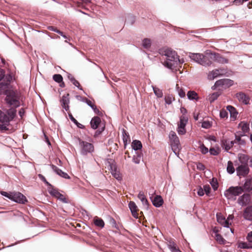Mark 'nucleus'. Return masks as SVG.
<instances>
[{
	"label": "nucleus",
	"mask_w": 252,
	"mask_h": 252,
	"mask_svg": "<svg viewBox=\"0 0 252 252\" xmlns=\"http://www.w3.org/2000/svg\"><path fill=\"white\" fill-rule=\"evenodd\" d=\"M159 54L164 57V61L162 62L163 65L172 71L180 66L184 62L183 59H179V56L176 51L167 47L159 49Z\"/></svg>",
	"instance_id": "obj_1"
},
{
	"label": "nucleus",
	"mask_w": 252,
	"mask_h": 252,
	"mask_svg": "<svg viewBox=\"0 0 252 252\" xmlns=\"http://www.w3.org/2000/svg\"><path fill=\"white\" fill-rule=\"evenodd\" d=\"M244 191L242 187L240 186L230 187L224 192V195L227 199L235 200L237 196L241 194Z\"/></svg>",
	"instance_id": "obj_2"
},
{
	"label": "nucleus",
	"mask_w": 252,
	"mask_h": 252,
	"mask_svg": "<svg viewBox=\"0 0 252 252\" xmlns=\"http://www.w3.org/2000/svg\"><path fill=\"white\" fill-rule=\"evenodd\" d=\"M78 141L81 155L87 156L88 154H92L94 152V146L93 144L83 141L80 138H78Z\"/></svg>",
	"instance_id": "obj_3"
},
{
	"label": "nucleus",
	"mask_w": 252,
	"mask_h": 252,
	"mask_svg": "<svg viewBox=\"0 0 252 252\" xmlns=\"http://www.w3.org/2000/svg\"><path fill=\"white\" fill-rule=\"evenodd\" d=\"M169 138L170 140L172 149L175 155L177 154L176 150L180 146V141L176 133L173 131H171L169 133Z\"/></svg>",
	"instance_id": "obj_4"
},
{
	"label": "nucleus",
	"mask_w": 252,
	"mask_h": 252,
	"mask_svg": "<svg viewBox=\"0 0 252 252\" xmlns=\"http://www.w3.org/2000/svg\"><path fill=\"white\" fill-rule=\"evenodd\" d=\"M226 73V70L223 68L216 69L209 73L208 77L210 80H214L217 77L225 75Z\"/></svg>",
	"instance_id": "obj_5"
},
{
	"label": "nucleus",
	"mask_w": 252,
	"mask_h": 252,
	"mask_svg": "<svg viewBox=\"0 0 252 252\" xmlns=\"http://www.w3.org/2000/svg\"><path fill=\"white\" fill-rule=\"evenodd\" d=\"M11 200L20 204H25L28 202L26 197L19 192H14Z\"/></svg>",
	"instance_id": "obj_6"
},
{
	"label": "nucleus",
	"mask_w": 252,
	"mask_h": 252,
	"mask_svg": "<svg viewBox=\"0 0 252 252\" xmlns=\"http://www.w3.org/2000/svg\"><path fill=\"white\" fill-rule=\"evenodd\" d=\"M233 85V81L229 79H222L217 81L213 88H217L220 86L229 87Z\"/></svg>",
	"instance_id": "obj_7"
},
{
	"label": "nucleus",
	"mask_w": 252,
	"mask_h": 252,
	"mask_svg": "<svg viewBox=\"0 0 252 252\" xmlns=\"http://www.w3.org/2000/svg\"><path fill=\"white\" fill-rule=\"evenodd\" d=\"M235 97L238 100L245 105L250 103V98L243 92H239L236 94Z\"/></svg>",
	"instance_id": "obj_8"
},
{
	"label": "nucleus",
	"mask_w": 252,
	"mask_h": 252,
	"mask_svg": "<svg viewBox=\"0 0 252 252\" xmlns=\"http://www.w3.org/2000/svg\"><path fill=\"white\" fill-rule=\"evenodd\" d=\"M237 175L239 176H245L249 172V168L247 164H241L236 169Z\"/></svg>",
	"instance_id": "obj_9"
},
{
	"label": "nucleus",
	"mask_w": 252,
	"mask_h": 252,
	"mask_svg": "<svg viewBox=\"0 0 252 252\" xmlns=\"http://www.w3.org/2000/svg\"><path fill=\"white\" fill-rule=\"evenodd\" d=\"M210 56L211 60H213L218 63L223 64L227 63H228V60L227 59L221 56L218 53H211Z\"/></svg>",
	"instance_id": "obj_10"
},
{
	"label": "nucleus",
	"mask_w": 252,
	"mask_h": 252,
	"mask_svg": "<svg viewBox=\"0 0 252 252\" xmlns=\"http://www.w3.org/2000/svg\"><path fill=\"white\" fill-rule=\"evenodd\" d=\"M5 100L7 104L13 105L15 108L18 107L20 105L19 101L15 98V96L13 95H7Z\"/></svg>",
	"instance_id": "obj_11"
},
{
	"label": "nucleus",
	"mask_w": 252,
	"mask_h": 252,
	"mask_svg": "<svg viewBox=\"0 0 252 252\" xmlns=\"http://www.w3.org/2000/svg\"><path fill=\"white\" fill-rule=\"evenodd\" d=\"M69 94H64L62 96L60 101L63 108L66 111L69 110V99L68 98Z\"/></svg>",
	"instance_id": "obj_12"
},
{
	"label": "nucleus",
	"mask_w": 252,
	"mask_h": 252,
	"mask_svg": "<svg viewBox=\"0 0 252 252\" xmlns=\"http://www.w3.org/2000/svg\"><path fill=\"white\" fill-rule=\"evenodd\" d=\"M153 205L156 207H159L163 203V200L160 195H156L155 197H150Z\"/></svg>",
	"instance_id": "obj_13"
},
{
	"label": "nucleus",
	"mask_w": 252,
	"mask_h": 252,
	"mask_svg": "<svg viewBox=\"0 0 252 252\" xmlns=\"http://www.w3.org/2000/svg\"><path fill=\"white\" fill-rule=\"evenodd\" d=\"M128 207L130 210L132 216L135 219L138 218V215L137 214L138 208L135 202L133 201H130L128 203Z\"/></svg>",
	"instance_id": "obj_14"
},
{
	"label": "nucleus",
	"mask_w": 252,
	"mask_h": 252,
	"mask_svg": "<svg viewBox=\"0 0 252 252\" xmlns=\"http://www.w3.org/2000/svg\"><path fill=\"white\" fill-rule=\"evenodd\" d=\"M82 101L86 103L94 111L95 114L100 115L101 112L97 108L96 106L89 99L87 98L82 99Z\"/></svg>",
	"instance_id": "obj_15"
},
{
	"label": "nucleus",
	"mask_w": 252,
	"mask_h": 252,
	"mask_svg": "<svg viewBox=\"0 0 252 252\" xmlns=\"http://www.w3.org/2000/svg\"><path fill=\"white\" fill-rule=\"evenodd\" d=\"M250 195L248 194H244L240 196L237 200L238 203L241 206L246 205L249 202Z\"/></svg>",
	"instance_id": "obj_16"
},
{
	"label": "nucleus",
	"mask_w": 252,
	"mask_h": 252,
	"mask_svg": "<svg viewBox=\"0 0 252 252\" xmlns=\"http://www.w3.org/2000/svg\"><path fill=\"white\" fill-rule=\"evenodd\" d=\"M51 167H52V170L57 174L60 176L61 177H62L64 179H69L70 178V177L68 176V175L66 173L63 172L61 169H59L56 166L52 164V165H51Z\"/></svg>",
	"instance_id": "obj_17"
},
{
	"label": "nucleus",
	"mask_w": 252,
	"mask_h": 252,
	"mask_svg": "<svg viewBox=\"0 0 252 252\" xmlns=\"http://www.w3.org/2000/svg\"><path fill=\"white\" fill-rule=\"evenodd\" d=\"M243 136H245V134H242L241 132H237L235 135V140L234 141L236 142L235 144L239 145H245L246 142L245 140L241 139V137Z\"/></svg>",
	"instance_id": "obj_18"
},
{
	"label": "nucleus",
	"mask_w": 252,
	"mask_h": 252,
	"mask_svg": "<svg viewBox=\"0 0 252 252\" xmlns=\"http://www.w3.org/2000/svg\"><path fill=\"white\" fill-rule=\"evenodd\" d=\"M101 122L100 118L98 116L93 117L90 121L91 127L94 129H96L98 127Z\"/></svg>",
	"instance_id": "obj_19"
},
{
	"label": "nucleus",
	"mask_w": 252,
	"mask_h": 252,
	"mask_svg": "<svg viewBox=\"0 0 252 252\" xmlns=\"http://www.w3.org/2000/svg\"><path fill=\"white\" fill-rule=\"evenodd\" d=\"M244 217L247 220H252V206L247 207L244 212Z\"/></svg>",
	"instance_id": "obj_20"
},
{
	"label": "nucleus",
	"mask_w": 252,
	"mask_h": 252,
	"mask_svg": "<svg viewBox=\"0 0 252 252\" xmlns=\"http://www.w3.org/2000/svg\"><path fill=\"white\" fill-rule=\"evenodd\" d=\"M226 109L229 112L231 118H233L234 120H236L238 114L236 108L231 105H228L226 107Z\"/></svg>",
	"instance_id": "obj_21"
},
{
	"label": "nucleus",
	"mask_w": 252,
	"mask_h": 252,
	"mask_svg": "<svg viewBox=\"0 0 252 252\" xmlns=\"http://www.w3.org/2000/svg\"><path fill=\"white\" fill-rule=\"evenodd\" d=\"M243 188L246 191L248 192L251 191L252 193V178L246 180Z\"/></svg>",
	"instance_id": "obj_22"
},
{
	"label": "nucleus",
	"mask_w": 252,
	"mask_h": 252,
	"mask_svg": "<svg viewBox=\"0 0 252 252\" xmlns=\"http://www.w3.org/2000/svg\"><path fill=\"white\" fill-rule=\"evenodd\" d=\"M209 56H210L209 55ZM211 59L210 57L203 55V58L201 59L200 64L205 66H209L212 64Z\"/></svg>",
	"instance_id": "obj_23"
},
{
	"label": "nucleus",
	"mask_w": 252,
	"mask_h": 252,
	"mask_svg": "<svg viewBox=\"0 0 252 252\" xmlns=\"http://www.w3.org/2000/svg\"><path fill=\"white\" fill-rule=\"evenodd\" d=\"M235 141H230L229 140H224L223 141V145L226 151L228 152L233 146L235 144Z\"/></svg>",
	"instance_id": "obj_24"
},
{
	"label": "nucleus",
	"mask_w": 252,
	"mask_h": 252,
	"mask_svg": "<svg viewBox=\"0 0 252 252\" xmlns=\"http://www.w3.org/2000/svg\"><path fill=\"white\" fill-rule=\"evenodd\" d=\"M203 55L199 53H190L189 57L191 60H194L195 62L200 64L201 59L203 58Z\"/></svg>",
	"instance_id": "obj_25"
},
{
	"label": "nucleus",
	"mask_w": 252,
	"mask_h": 252,
	"mask_svg": "<svg viewBox=\"0 0 252 252\" xmlns=\"http://www.w3.org/2000/svg\"><path fill=\"white\" fill-rule=\"evenodd\" d=\"M239 127H240L242 132V133L245 134V133L249 132L250 130L249 124L245 122H241L238 125Z\"/></svg>",
	"instance_id": "obj_26"
},
{
	"label": "nucleus",
	"mask_w": 252,
	"mask_h": 252,
	"mask_svg": "<svg viewBox=\"0 0 252 252\" xmlns=\"http://www.w3.org/2000/svg\"><path fill=\"white\" fill-rule=\"evenodd\" d=\"M94 225L97 227L102 228L104 226V222L103 220L97 217H95L94 219Z\"/></svg>",
	"instance_id": "obj_27"
},
{
	"label": "nucleus",
	"mask_w": 252,
	"mask_h": 252,
	"mask_svg": "<svg viewBox=\"0 0 252 252\" xmlns=\"http://www.w3.org/2000/svg\"><path fill=\"white\" fill-rule=\"evenodd\" d=\"M138 198L141 200L143 205L145 206L146 207L148 208L149 203L148 201L144 194V193L142 191H140L138 195Z\"/></svg>",
	"instance_id": "obj_28"
},
{
	"label": "nucleus",
	"mask_w": 252,
	"mask_h": 252,
	"mask_svg": "<svg viewBox=\"0 0 252 252\" xmlns=\"http://www.w3.org/2000/svg\"><path fill=\"white\" fill-rule=\"evenodd\" d=\"M131 147L134 151H137L142 148V144L139 140H134L131 143Z\"/></svg>",
	"instance_id": "obj_29"
},
{
	"label": "nucleus",
	"mask_w": 252,
	"mask_h": 252,
	"mask_svg": "<svg viewBox=\"0 0 252 252\" xmlns=\"http://www.w3.org/2000/svg\"><path fill=\"white\" fill-rule=\"evenodd\" d=\"M168 247L171 252H181L179 249L177 247L176 244L172 241L169 242Z\"/></svg>",
	"instance_id": "obj_30"
},
{
	"label": "nucleus",
	"mask_w": 252,
	"mask_h": 252,
	"mask_svg": "<svg viewBox=\"0 0 252 252\" xmlns=\"http://www.w3.org/2000/svg\"><path fill=\"white\" fill-rule=\"evenodd\" d=\"M16 110L15 108H11L7 111V114L10 121L13 120L16 114Z\"/></svg>",
	"instance_id": "obj_31"
},
{
	"label": "nucleus",
	"mask_w": 252,
	"mask_h": 252,
	"mask_svg": "<svg viewBox=\"0 0 252 252\" xmlns=\"http://www.w3.org/2000/svg\"><path fill=\"white\" fill-rule=\"evenodd\" d=\"M10 122L8 116L0 110V122L9 124Z\"/></svg>",
	"instance_id": "obj_32"
},
{
	"label": "nucleus",
	"mask_w": 252,
	"mask_h": 252,
	"mask_svg": "<svg viewBox=\"0 0 252 252\" xmlns=\"http://www.w3.org/2000/svg\"><path fill=\"white\" fill-rule=\"evenodd\" d=\"M238 247L243 249H251L252 244L245 242H241L238 243Z\"/></svg>",
	"instance_id": "obj_33"
},
{
	"label": "nucleus",
	"mask_w": 252,
	"mask_h": 252,
	"mask_svg": "<svg viewBox=\"0 0 252 252\" xmlns=\"http://www.w3.org/2000/svg\"><path fill=\"white\" fill-rule=\"evenodd\" d=\"M188 121V117L186 115H182L180 117V123L178 124V126L182 127H186Z\"/></svg>",
	"instance_id": "obj_34"
},
{
	"label": "nucleus",
	"mask_w": 252,
	"mask_h": 252,
	"mask_svg": "<svg viewBox=\"0 0 252 252\" xmlns=\"http://www.w3.org/2000/svg\"><path fill=\"white\" fill-rule=\"evenodd\" d=\"M68 116L70 119V120L73 122L76 125V126L78 127V128H81V129H84L85 128V126L84 125H83L82 124L79 123L73 117V116L70 113H69L68 114Z\"/></svg>",
	"instance_id": "obj_35"
},
{
	"label": "nucleus",
	"mask_w": 252,
	"mask_h": 252,
	"mask_svg": "<svg viewBox=\"0 0 252 252\" xmlns=\"http://www.w3.org/2000/svg\"><path fill=\"white\" fill-rule=\"evenodd\" d=\"M220 92H215L212 94L208 97V100L210 103L213 102L215 100L217 99L218 97L220 95Z\"/></svg>",
	"instance_id": "obj_36"
},
{
	"label": "nucleus",
	"mask_w": 252,
	"mask_h": 252,
	"mask_svg": "<svg viewBox=\"0 0 252 252\" xmlns=\"http://www.w3.org/2000/svg\"><path fill=\"white\" fill-rule=\"evenodd\" d=\"M187 96L189 100L197 99V94L194 91H189L187 93Z\"/></svg>",
	"instance_id": "obj_37"
},
{
	"label": "nucleus",
	"mask_w": 252,
	"mask_h": 252,
	"mask_svg": "<svg viewBox=\"0 0 252 252\" xmlns=\"http://www.w3.org/2000/svg\"><path fill=\"white\" fill-rule=\"evenodd\" d=\"M215 239L220 244H224L225 242V240L217 232H215Z\"/></svg>",
	"instance_id": "obj_38"
},
{
	"label": "nucleus",
	"mask_w": 252,
	"mask_h": 252,
	"mask_svg": "<svg viewBox=\"0 0 252 252\" xmlns=\"http://www.w3.org/2000/svg\"><path fill=\"white\" fill-rule=\"evenodd\" d=\"M227 172L230 174H232L235 172L233 163L231 161H228L227 162Z\"/></svg>",
	"instance_id": "obj_39"
},
{
	"label": "nucleus",
	"mask_w": 252,
	"mask_h": 252,
	"mask_svg": "<svg viewBox=\"0 0 252 252\" xmlns=\"http://www.w3.org/2000/svg\"><path fill=\"white\" fill-rule=\"evenodd\" d=\"M48 192L49 193L53 196L55 197H57L59 193H60L57 189L53 188V186L52 187H48Z\"/></svg>",
	"instance_id": "obj_40"
},
{
	"label": "nucleus",
	"mask_w": 252,
	"mask_h": 252,
	"mask_svg": "<svg viewBox=\"0 0 252 252\" xmlns=\"http://www.w3.org/2000/svg\"><path fill=\"white\" fill-rule=\"evenodd\" d=\"M123 140L125 145H126L128 140H129V134L126 132V131L123 129Z\"/></svg>",
	"instance_id": "obj_41"
},
{
	"label": "nucleus",
	"mask_w": 252,
	"mask_h": 252,
	"mask_svg": "<svg viewBox=\"0 0 252 252\" xmlns=\"http://www.w3.org/2000/svg\"><path fill=\"white\" fill-rule=\"evenodd\" d=\"M151 45V40L148 38H145L142 41V46L145 49H149Z\"/></svg>",
	"instance_id": "obj_42"
},
{
	"label": "nucleus",
	"mask_w": 252,
	"mask_h": 252,
	"mask_svg": "<svg viewBox=\"0 0 252 252\" xmlns=\"http://www.w3.org/2000/svg\"><path fill=\"white\" fill-rule=\"evenodd\" d=\"M153 89L155 95L158 97H162L163 96L162 91L158 88L153 87Z\"/></svg>",
	"instance_id": "obj_43"
},
{
	"label": "nucleus",
	"mask_w": 252,
	"mask_h": 252,
	"mask_svg": "<svg viewBox=\"0 0 252 252\" xmlns=\"http://www.w3.org/2000/svg\"><path fill=\"white\" fill-rule=\"evenodd\" d=\"M165 103L170 105L172 103V101L174 100V98L171 94L166 95L164 98Z\"/></svg>",
	"instance_id": "obj_44"
},
{
	"label": "nucleus",
	"mask_w": 252,
	"mask_h": 252,
	"mask_svg": "<svg viewBox=\"0 0 252 252\" xmlns=\"http://www.w3.org/2000/svg\"><path fill=\"white\" fill-rule=\"evenodd\" d=\"M53 79L55 82L57 83H60L63 80L62 76L59 74H54L53 76Z\"/></svg>",
	"instance_id": "obj_45"
},
{
	"label": "nucleus",
	"mask_w": 252,
	"mask_h": 252,
	"mask_svg": "<svg viewBox=\"0 0 252 252\" xmlns=\"http://www.w3.org/2000/svg\"><path fill=\"white\" fill-rule=\"evenodd\" d=\"M110 168L112 170L111 173H112V174L113 175V176L118 180H121V177L120 176L119 173L117 172L116 170H115V169L113 170L112 166L110 167Z\"/></svg>",
	"instance_id": "obj_46"
},
{
	"label": "nucleus",
	"mask_w": 252,
	"mask_h": 252,
	"mask_svg": "<svg viewBox=\"0 0 252 252\" xmlns=\"http://www.w3.org/2000/svg\"><path fill=\"white\" fill-rule=\"evenodd\" d=\"M127 23L132 25L135 22V17L132 15H128L126 19Z\"/></svg>",
	"instance_id": "obj_47"
},
{
	"label": "nucleus",
	"mask_w": 252,
	"mask_h": 252,
	"mask_svg": "<svg viewBox=\"0 0 252 252\" xmlns=\"http://www.w3.org/2000/svg\"><path fill=\"white\" fill-rule=\"evenodd\" d=\"M177 90L178 92V94L181 98H184L186 95V93L185 91L182 89H180V88L177 85Z\"/></svg>",
	"instance_id": "obj_48"
},
{
	"label": "nucleus",
	"mask_w": 252,
	"mask_h": 252,
	"mask_svg": "<svg viewBox=\"0 0 252 252\" xmlns=\"http://www.w3.org/2000/svg\"><path fill=\"white\" fill-rule=\"evenodd\" d=\"M9 125V124H7L6 123H2V124L0 125V130L1 131H4L8 130L7 126Z\"/></svg>",
	"instance_id": "obj_49"
},
{
	"label": "nucleus",
	"mask_w": 252,
	"mask_h": 252,
	"mask_svg": "<svg viewBox=\"0 0 252 252\" xmlns=\"http://www.w3.org/2000/svg\"><path fill=\"white\" fill-rule=\"evenodd\" d=\"M38 177L48 186V187H52V185L50 184L48 182H47L46 178L43 175L41 174H39Z\"/></svg>",
	"instance_id": "obj_50"
},
{
	"label": "nucleus",
	"mask_w": 252,
	"mask_h": 252,
	"mask_svg": "<svg viewBox=\"0 0 252 252\" xmlns=\"http://www.w3.org/2000/svg\"><path fill=\"white\" fill-rule=\"evenodd\" d=\"M177 132L180 135H184L186 132L185 127H182L178 126Z\"/></svg>",
	"instance_id": "obj_51"
},
{
	"label": "nucleus",
	"mask_w": 252,
	"mask_h": 252,
	"mask_svg": "<svg viewBox=\"0 0 252 252\" xmlns=\"http://www.w3.org/2000/svg\"><path fill=\"white\" fill-rule=\"evenodd\" d=\"M220 116L221 118H227L228 117V112L225 110H221L220 112Z\"/></svg>",
	"instance_id": "obj_52"
},
{
	"label": "nucleus",
	"mask_w": 252,
	"mask_h": 252,
	"mask_svg": "<svg viewBox=\"0 0 252 252\" xmlns=\"http://www.w3.org/2000/svg\"><path fill=\"white\" fill-rule=\"evenodd\" d=\"M58 199L62 201L63 202L66 203H67V200L66 198L64 197V196L61 194L60 192L59 193L57 197H56Z\"/></svg>",
	"instance_id": "obj_53"
},
{
	"label": "nucleus",
	"mask_w": 252,
	"mask_h": 252,
	"mask_svg": "<svg viewBox=\"0 0 252 252\" xmlns=\"http://www.w3.org/2000/svg\"><path fill=\"white\" fill-rule=\"evenodd\" d=\"M110 223L111 224L113 227L117 229H119L118 224L116 220L113 218H110Z\"/></svg>",
	"instance_id": "obj_54"
},
{
	"label": "nucleus",
	"mask_w": 252,
	"mask_h": 252,
	"mask_svg": "<svg viewBox=\"0 0 252 252\" xmlns=\"http://www.w3.org/2000/svg\"><path fill=\"white\" fill-rule=\"evenodd\" d=\"M217 220L219 223L220 224H223L224 221H225V219L220 215L218 214H217Z\"/></svg>",
	"instance_id": "obj_55"
},
{
	"label": "nucleus",
	"mask_w": 252,
	"mask_h": 252,
	"mask_svg": "<svg viewBox=\"0 0 252 252\" xmlns=\"http://www.w3.org/2000/svg\"><path fill=\"white\" fill-rule=\"evenodd\" d=\"M13 192H10V193H8L7 192H5V191H1V194L7 198H8V199L11 200V198H12V196H13Z\"/></svg>",
	"instance_id": "obj_56"
},
{
	"label": "nucleus",
	"mask_w": 252,
	"mask_h": 252,
	"mask_svg": "<svg viewBox=\"0 0 252 252\" xmlns=\"http://www.w3.org/2000/svg\"><path fill=\"white\" fill-rule=\"evenodd\" d=\"M203 189L206 195H209L211 191V187L209 185H204Z\"/></svg>",
	"instance_id": "obj_57"
},
{
	"label": "nucleus",
	"mask_w": 252,
	"mask_h": 252,
	"mask_svg": "<svg viewBox=\"0 0 252 252\" xmlns=\"http://www.w3.org/2000/svg\"><path fill=\"white\" fill-rule=\"evenodd\" d=\"M201 126L204 128H209L211 126V124L209 121H204L202 122Z\"/></svg>",
	"instance_id": "obj_58"
},
{
	"label": "nucleus",
	"mask_w": 252,
	"mask_h": 252,
	"mask_svg": "<svg viewBox=\"0 0 252 252\" xmlns=\"http://www.w3.org/2000/svg\"><path fill=\"white\" fill-rule=\"evenodd\" d=\"M200 151L203 154H205L208 152V149L205 146L204 144H202L200 146Z\"/></svg>",
	"instance_id": "obj_59"
},
{
	"label": "nucleus",
	"mask_w": 252,
	"mask_h": 252,
	"mask_svg": "<svg viewBox=\"0 0 252 252\" xmlns=\"http://www.w3.org/2000/svg\"><path fill=\"white\" fill-rule=\"evenodd\" d=\"M210 184L213 188V189L216 190L218 189V184L217 181H215L214 179L212 180V182H210Z\"/></svg>",
	"instance_id": "obj_60"
},
{
	"label": "nucleus",
	"mask_w": 252,
	"mask_h": 252,
	"mask_svg": "<svg viewBox=\"0 0 252 252\" xmlns=\"http://www.w3.org/2000/svg\"><path fill=\"white\" fill-rule=\"evenodd\" d=\"M71 83L76 87H77L79 90H82V88L80 87L79 82L77 81L75 79L71 81Z\"/></svg>",
	"instance_id": "obj_61"
},
{
	"label": "nucleus",
	"mask_w": 252,
	"mask_h": 252,
	"mask_svg": "<svg viewBox=\"0 0 252 252\" xmlns=\"http://www.w3.org/2000/svg\"><path fill=\"white\" fill-rule=\"evenodd\" d=\"M246 239L250 244H252V231L248 233Z\"/></svg>",
	"instance_id": "obj_62"
},
{
	"label": "nucleus",
	"mask_w": 252,
	"mask_h": 252,
	"mask_svg": "<svg viewBox=\"0 0 252 252\" xmlns=\"http://www.w3.org/2000/svg\"><path fill=\"white\" fill-rule=\"evenodd\" d=\"M140 161V157L134 156L132 158V161L136 164H139Z\"/></svg>",
	"instance_id": "obj_63"
},
{
	"label": "nucleus",
	"mask_w": 252,
	"mask_h": 252,
	"mask_svg": "<svg viewBox=\"0 0 252 252\" xmlns=\"http://www.w3.org/2000/svg\"><path fill=\"white\" fill-rule=\"evenodd\" d=\"M211 155L213 156H217L219 154V152L214 148H211L209 150Z\"/></svg>",
	"instance_id": "obj_64"
}]
</instances>
